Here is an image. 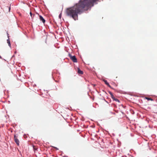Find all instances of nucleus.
Masks as SVG:
<instances>
[{
    "label": "nucleus",
    "instance_id": "nucleus-5",
    "mask_svg": "<svg viewBox=\"0 0 157 157\" xmlns=\"http://www.w3.org/2000/svg\"><path fill=\"white\" fill-rule=\"evenodd\" d=\"M78 73L80 74H82L83 73L82 71H81L79 68H78Z\"/></svg>",
    "mask_w": 157,
    "mask_h": 157
},
{
    "label": "nucleus",
    "instance_id": "nucleus-9",
    "mask_svg": "<svg viewBox=\"0 0 157 157\" xmlns=\"http://www.w3.org/2000/svg\"><path fill=\"white\" fill-rule=\"evenodd\" d=\"M30 16H31V17H33H33H34V14L33 15V14H32V13L31 12H30Z\"/></svg>",
    "mask_w": 157,
    "mask_h": 157
},
{
    "label": "nucleus",
    "instance_id": "nucleus-3",
    "mask_svg": "<svg viewBox=\"0 0 157 157\" xmlns=\"http://www.w3.org/2000/svg\"><path fill=\"white\" fill-rule=\"evenodd\" d=\"M39 17L40 20L43 23H45V21L43 17L41 15H39Z\"/></svg>",
    "mask_w": 157,
    "mask_h": 157
},
{
    "label": "nucleus",
    "instance_id": "nucleus-12",
    "mask_svg": "<svg viewBox=\"0 0 157 157\" xmlns=\"http://www.w3.org/2000/svg\"><path fill=\"white\" fill-rule=\"evenodd\" d=\"M109 94H110V95H111V96L112 95H113V94L110 92H109Z\"/></svg>",
    "mask_w": 157,
    "mask_h": 157
},
{
    "label": "nucleus",
    "instance_id": "nucleus-16",
    "mask_svg": "<svg viewBox=\"0 0 157 157\" xmlns=\"http://www.w3.org/2000/svg\"><path fill=\"white\" fill-rule=\"evenodd\" d=\"M10 7L9 8V11H10Z\"/></svg>",
    "mask_w": 157,
    "mask_h": 157
},
{
    "label": "nucleus",
    "instance_id": "nucleus-6",
    "mask_svg": "<svg viewBox=\"0 0 157 157\" xmlns=\"http://www.w3.org/2000/svg\"><path fill=\"white\" fill-rule=\"evenodd\" d=\"M7 43L8 44L9 46L10 47H11V44L10 43V40L9 39H8L7 40Z\"/></svg>",
    "mask_w": 157,
    "mask_h": 157
},
{
    "label": "nucleus",
    "instance_id": "nucleus-17",
    "mask_svg": "<svg viewBox=\"0 0 157 157\" xmlns=\"http://www.w3.org/2000/svg\"><path fill=\"white\" fill-rule=\"evenodd\" d=\"M55 148H56V149H57V148L56 147H54Z\"/></svg>",
    "mask_w": 157,
    "mask_h": 157
},
{
    "label": "nucleus",
    "instance_id": "nucleus-10",
    "mask_svg": "<svg viewBox=\"0 0 157 157\" xmlns=\"http://www.w3.org/2000/svg\"><path fill=\"white\" fill-rule=\"evenodd\" d=\"M33 148L35 150H36L37 149V147L34 146H33Z\"/></svg>",
    "mask_w": 157,
    "mask_h": 157
},
{
    "label": "nucleus",
    "instance_id": "nucleus-8",
    "mask_svg": "<svg viewBox=\"0 0 157 157\" xmlns=\"http://www.w3.org/2000/svg\"><path fill=\"white\" fill-rule=\"evenodd\" d=\"M114 100L118 102H120L119 100L118 99H117L116 98H115V99H114Z\"/></svg>",
    "mask_w": 157,
    "mask_h": 157
},
{
    "label": "nucleus",
    "instance_id": "nucleus-1",
    "mask_svg": "<svg viewBox=\"0 0 157 157\" xmlns=\"http://www.w3.org/2000/svg\"><path fill=\"white\" fill-rule=\"evenodd\" d=\"M69 56L70 57V59L74 62L76 63L77 62V60L75 56H72L70 54L69 55Z\"/></svg>",
    "mask_w": 157,
    "mask_h": 157
},
{
    "label": "nucleus",
    "instance_id": "nucleus-13",
    "mask_svg": "<svg viewBox=\"0 0 157 157\" xmlns=\"http://www.w3.org/2000/svg\"><path fill=\"white\" fill-rule=\"evenodd\" d=\"M109 94H110V95H111V96L112 95H113V94L110 92H109Z\"/></svg>",
    "mask_w": 157,
    "mask_h": 157
},
{
    "label": "nucleus",
    "instance_id": "nucleus-4",
    "mask_svg": "<svg viewBox=\"0 0 157 157\" xmlns=\"http://www.w3.org/2000/svg\"><path fill=\"white\" fill-rule=\"evenodd\" d=\"M103 81L109 87L112 88L111 86L110 85L109 83L107 82V81L105 80H103Z\"/></svg>",
    "mask_w": 157,
    "mask_h": 157
},
{
    "label": "nucleus",
    "instance_id": "nucleus-7",
    "mask_svg": "<svg viewBox=\"0 0 157 157\" xmlns=\"http://www.w3.org/2000/svg\"><path fill=\"white\" fill-rule=\"evenodd\" d=\"M146 99L148 101L151 100V101H153V100L152 98H150L146 97Z\"/></svg>",
    "mask_w": 157,
    "mask_h": 157
},
{
    "label": "nucleus",
    "instance_id": "nucleus-14",
    "mask_svg": "<svg viewBox=\"0 0 157 157\" xmlns=\"http://www.w3.org/2000/svg\"><path fill=\"white\" fill-rule=\"evenodd\" d=\"M115 97H112V98L113 99V100H114V99H115Z\"/></svg>",
    "mask_w": 157,
    "mask_h": 157
},
{
    "label": "nucleus",
    "instance_id": "nucleus-15",
    "mask_svg": "<svg viewBox=\"0 0 157 157\" xmlns=\"http://www.w3.org/2000/svg\"><path fill=\"white\" fill-rule=\"evenodd\" d=\"M114 97V96H113V95H112L111 96V98H112V97Z\"/></svg>",
    "mask_w": 157,
    "mask_h": 157
},
{
    "label": "nucleus",
    "instance_id": "nucleus-11",
    "mask_svg": "<svg viewBox=\"0 0 157 157\" xmlns=\"http://www.w3.org/2000/svg\"><path fill=\"white\" fill-rule=\"evenodd\" d=\"M61 16H62V15H61V13H60V14L59 15V18L60 19V18H61Z\"/></svg>",
    "mask_w": 157,
    "mask_h": 157
},
{
    "label": "nucleus",
    "instance_id": "nucleus-2",
    "mask_svg": "<svg viewBox=\"0 0 157 157\" xmlns=\"http://www.w3.org/2000/svg\"><path fill=\"white\" fill-rule=\"evenodd\" d=\"M14 141L16 143L17 145L19 146V141L17 139V137L16 136V135H14Z\"/></svg>",
    "mask_w": 157,
    "mask_h": 157
}]
</instances>
